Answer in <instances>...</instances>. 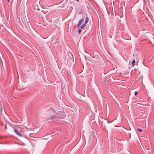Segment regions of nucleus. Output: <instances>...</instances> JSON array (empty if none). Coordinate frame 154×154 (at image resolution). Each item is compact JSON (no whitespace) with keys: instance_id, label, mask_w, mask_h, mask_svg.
Masks as SVG:
<instances>
[{"instance_id":"f257e3e1","label":"nucleus","mask_w":154,"mask_h":154,"mask_svg":"<svg viewBox=\"0 0 154 154\" xmlns=\"http://www.w3.org/2000/svg\"><path fill=\"white\" fill-rule=\"evenodd\" d=\"M59 119H64L66 117V114L64 112H60L58 115Z\"/></svg>"},{"instance_id":"f03ea898","label":"nucleus","mask_w":154,"mask_h":154,"mask_svg":"<svg viewBox=\"0 0 154 154\" xmlns=\"http://www.w3.org/2000/svg\"><path fill=\"white\" fill-rule=\"evenodd\" d=\"M14 132L18 136H20V137H22V134L19 133V132L18 130H17V129H14Z\"/></svg>"},{"instance_id":"7ed1b4c3","label":"nucleus","mask_w":154,"mask_h":154,"mask_svg":"<svg viewBox=\"0 0 154 154\" xmlns=\"http://www.w3.org/2000/svg\"><path fill=\"white\" fill-rule=\"evenodd\" d=\"M84 20V19L83 18H81L79 20L77 26V28H78L79 27L80 25L81 24L83 21Z\"/></svg>"},{"instance_id":"20e7f679","label":"nucleus","mask_w":154,"mask_h":154,"mask_svg":"<svg viewBox=\"0 0 154 154\" xmlns=\"http://www.w3.org/2000/svg\"><path fill=\"white\" fill-rule=\"evenodd\" d=\"M50 119L52 120L53 119H59L58 115H53L50 117Z\"/></svg>"},{"instance_id":"39448f33","label":"nucleus","mask_w":154,"mask_h":154,"mask_svg":"<svg viewBox=\"0 0 154 154\" xmlns=\"http://www.w3.org/2000/svg\"><path fill=\"white\" fill-rule=\"evenodd\" d=\"M89 21V19L88 17H86L85 18V23L86 24Z\"/></svg>"},{"instance_id":"423d86ee","label":"nucleus","mask_w":154,"mask_h":154,"mask_svg":"<svg viewBox=\"0 0 154 154\" xmlns=\"http://www.w3.org/2000/svg\"><path fill=\"white\" fill-rule=\"evenodd\" d=\"M135 62V60L134 59L133 60L132 62V65L133 66H134V63Z\"/></svg>"},{"instance_id":"0eeeda50","label":"nucleus","mask_w":154,"mask_h":154,"mask_svg":"<svg viewBox=\"0 0 154 154\" xmlns=\"http://www.w3.org/2000/svg\"><path fill=\"white\" fill-rule=\"evenodd\" d=\"M50 111H53V112L54 113H55L56 112L54 110L53 108H51L49 109Z\"/></svg>"},{"instance_id":"6e6552de","label":"nucleus","mask_w":154,"mask_h":154,"mask_svg":"<svg viewBox=\"0 0 154 154\" xmlns=\"http://www.w3.org/2000/svg\"><path fill=\"white\" fill-rule=\"evenodd\" d=\"M86 24L85 23L82 24V25L80 27V28L82 29L86 25Z\"/></svg>"},{"instance_id":"1a4fd4ad","label":"nucleus","mask_w":154,"mask_h":154,"mask_svg":"<svg viewBox=\"0 0 154 154\" xmlns=\"http://www.w3.org/2000/svg\"><path fill=\"white\" fill-rule=\"evenodd\" d=\"M82 32V29L80 28V29H78V32L79 34H80Z\"/></svg>"},{"instance_id":"9d476101","label":"nucleus","mask_w":154,"mask_h":154,"mask_svg":"<svg viewBox=\"0 0 154 154\" xmlns=\"http://www.w3.org/2000/svg\"><path fill=\"white\" fill-rule=\"evenodd\" d=\"M57 148H55L53 151V153H56V152L57 151Z\"/></svg>"},{"instance_id":"9b49d317","label":"nucleus","mask_w":154,"mask_h":154,"mask_svg":"<svg viewBox=\"0 0 154 154\" xmlns=\"http://www.w3.org/2000/svg\"><path fill=\"white\" fill-rule=\"evenodd\" d=\"M138 94L137 91H136L134 92V94L135 96H136Z\"/></svg>"},{"instance_id":"f8f14e48","label":"nucleus","mask_w":154,"mask_h":154,"mask_svg":"<svg viewBox=\"0 0 154 154\" xmlns=\"http://www.w3.org/2000/svg\"><path fill=\"white\" fill-rule=\"evenodd\" d=\"M137 130L140 131V132H141L142 131V130L141 129H140V128H138L137 129Z\"/></svg>"},{"instance_id":"ddd939ff","label":"nucleus","mask_w":154,"mask_h":154,"mask_svg":"<svg viewBox=\"0 0 154 154\" xmlns=\"http://www.w3.org/2000/svg\"><path fill=\"white\" fill-rule=\"evenodd\" d=\"M104 82L105 83H106L107 82L106 79H104Z\"/></svg>"},{"instance_id":"4468645a","label":"nucleus","mask_w":154,"mask_h":154,"mask_svg":"<svg viewBox=\"0 0 154 154\" xmlns=\"http://www.w3.org/2000/svg\"><path fill=\"white\" fill-rule=\"evenodd\" d=\"M5 129L6 130L7 129V127H6V125H5Z\"/></svg>"},{"instance_id":"2eb2a0df","label":"nucleus","mask_w":154,"mask_h":154,"mask_svg":"<svg viewBox=\"0 0 154 154\" xmlns=\"http://www.w3.org/2000/svg\"><path fill=\"white\" fill-rule=\"evenodd\" d=\"M7 0V1H8V2H10V0Z\"/></svg>"}]
</instances>
